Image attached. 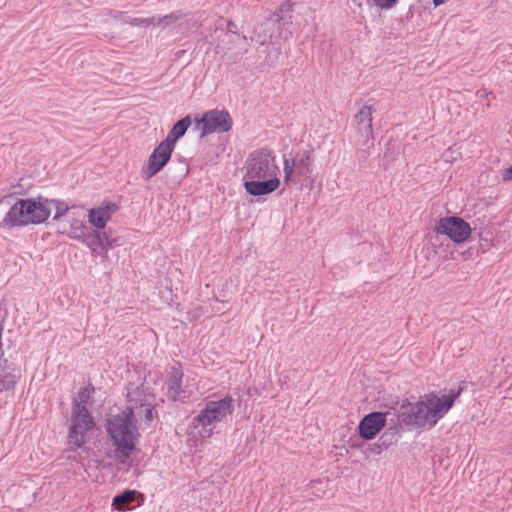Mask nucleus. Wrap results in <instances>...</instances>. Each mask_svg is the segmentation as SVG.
Returning <instances> with one entry per match:
<instances>
[{"instance_id":"f03ea898","label":"nucleus","mask_w":512,"mask_h":512,"mask_svg":"<svg viewBox=\"0 0 512 512\" xmlns=\"http://www.w3.org/2000/svg\"><path fill=\"white\" fill-rule=\"evenodd\" d=\"M244 188L252 196L268 195L281 184L280 168L275 154L267 149L251 153L243 167Z\"/></svg>"},{"instance_id":"0eeeda50","label":"nucleus","mask_w":512,"mask_h":512,"mask_svg":"<svg viewBox=\"0 0 512 512\" xmlns=\"http://www.w3.org/2000/svg\"><path fill=\"white\" fill-rule=\"evenodd\" d=\"M53 220L57 222L58 231L71 239L82 241L88 232L83 210L68 207L67 204L58 200L54 208Z\"/></svg>"},{"instance_id":"aec40b11","label":"nucleus","mask_w":512,"mask_h":512,"mask_svg":"<svg viewBox=\"0 0 512 512\" xmlns=\"http://www.w3.org/2000/svg\"><path fill=\"white\" fill-rule=\"evenodd\" d=\"M136 495V491L126 490L113 498L112 506L118 511H124L127 509L128 505L136 499Z\"/></svg>"},{"instance_id":"4be33fe9","label":"nucleus","mask_w":512,"mask_h":512,"mask_svg":"<svg viewBox=\"0 0 512 512\" xmlns=\"http://www.w3.org/2000/svg\"><path fill=\"white\" fill-rule=\"evenodd\" d=\"M296 168H298L296 159L293 157H283V181L286 184L294 181Z\"/></svg>"},{"instance_id":"2eb2a0df","label":"nucleus","mask_w":512,"mask_h":512,"mask_svg":"<svg viewBox=\"0 0 512 512\" xmlns=\"http://www.w3.org/2000/svg\"><path fill=\"white\" fill-rule=\"evenodd\" d=\"M81 242L90 248L92 252H96L98 248L106 251L110 246L106 234L98 231L87 232Z\"/></svg>"},{"instance_id":"bb28decb","label":"nucleus","mask_w":512,"mask_h":512,"mask_svg":"<svg viewBox=\"0 0 512 512\" xmlns=\"http://www.w3.org/2000/svg\"><path fill=\"white\" fill-rule=\"evenodd\" d=\"M503 180L504 181H509L512 179V167L506 169L504 172H503Z\"/></svg>"},{"instance_id":"6e6552de","label":"nucleus","mask_w":512,"mask_h":512,"mask_svg":"<svg viewBox=\"0 0 512 512\" xmlns=\"http://www.w3.org/2000/svg\"><path fill=\"white\" fill-rule=\"evenodd\" d=\"M435 231L439 234L446 235L456 244L466 242L472 234L469 223L456 216L441 218L435 227Z\"/></svg>"},{"instance_id":"9b49d317","label":"nucleus","mask_w":512,"mask_h":512,"mask_svg":"<svg viewBox=\"0 0 512 512\" xmlns=\"http://www.w3.org/2000/svg\"><path fill=\"white\" fill-rule=\"evenodd\" d=\"M36 484L31 480H22L16 485H12L7 490V495L12 499L13 505L18 509L31 506L36 499Z\"/></svg>"},{"instance_id":"7ed1b4c3","label":"nucleus","mask_w":512,"mask_h":512,"mask_svg":"<svg viewBox=\"0 0 512 512\" xmlns=\"http://www.w3.org/2000/svg\"><path fill=\"white\" fill-rule=\"evenodd\" d=\"M455 398L451 393L424 395L415 403L403 404L399 417L408 426L433 427L450 410Z\"/></svg>"},{"instance_id":"39448f33","label":"nucleus","mask_w":512,"mask_h":512,"mask_svg":"<svg viewBox=\"0 0 512 512\" xmlns=\"http://www.w3.org/2000/svg\"><path fill=\"white\" fill-rule=\"evenodd\" d=\"M233 404L234 400L231 396L216 401H208L192 421L194 428H199L197 435H194V437L198 436L202 439L211 437L213 429L233 413Z\"/></svg>"},{"instance_id":"a211bd4d","label":"nucleus","mask_w":512,"mask_h":512,"mask_svg":"<svg viewBox=\"0 0 512 512\" xmlns=\"http://www.w3.org/2000/svg\"><path fill=\"white\" fill-rule=\"evenodd\" d=\"M293 158L296 159L298 168L304 169L307 173L313 171L314 149L312 147L297 152Z\"/></svg>"},{"instance_id":"f8f14e48","label":"nucleus","mask_w":512,"mask_h":512,"mask_svg":"<svg viewBox=\"0 0 512 512\" xmlns=\"http://www.w3.org/2000/svg\"><path fill=\"white\" fill-rule=\"evenodd\" d=\"M386 413L372 412L365 415L358 425V433L361 438L371 440L385 427Z\"/></svg>"},{"instance_id":"a878e982","label":"nucleus","mask_w":512,"mask_h":512,"mask_svg":"<svg viewBox=\"0 0 512 512\" xmlns=\"http://www.w3.org/2000/svg\"><path fill=\"white\" fill-rule=\"evenodd\" d=\"M399 434V427L398 426H395L393 428H390L388 429L382 436H381V440H382V444L384 445L385 448H387L389 445L392 444V440H390L389 442H387L385 440V438L388 436V435H391L392 438H395L397 435Z\"/></svg>"},{"instance_id":"b1692460","label":"nucleus","mask_w":512,"mask_h":512,"mask_svg":"<svg viewBox=\"0 0 512 512\" xmlns=\"http://www.w3.org/2000/svg\"><path fill=\"white\" fill-rule=\"evenodd\" d=\"M399 0H371L372 4L381 10H389L394 7Z\"/></svg>"},{"instance_id":"6ab92c4d","label":"nucleus","mask_w":512,"mask_h":512,"mask_svg":"<svg viewBox=\"0 0 512 512\" xmlns=\"http://www.w3.org/2000/svg\"><path fill=\"white\" fill-rule=\"evenodd\" d=\"M298 26L301 28V32L307 34L315 32L317 29L315 11L306 8L301 13V21L298 22Z\"/></svg>"},{"instance_id":"cd10ccee","label":"nucleus","mask_w":512,"mask_h":512,"mask_svg":"<svg viewBox=\"0 0 512 512\" xmlns=\"http://www.w3.org/2000/svg\"><path fill=\"white\" fill-rule=\"evenodd\" d=\"M256 42H258L259 44L263 45L265 42H266V36H258L256 39H255Z\"/></svg>"},{"instance_id":"7c9ffc66","label":"nucleus","mask_w":512,"mask_h":512,"mask_svg":"<svg viewBox=\"0 0 512 512\" xmlns=\"http://www.w3.org/2000/svg\"><path fill=\"white\" fill-rule=\"evenodd\" d=\"M94 461H95L97 464H101V463L103 462V459H100V458H98V457H97Z\"/></svg>"},{"instance_id":"423d86ee","label":"nucleus","mask_w":512,"mask_h":512,"mask_svg":"<svg viewBox=\"0 0 512 512\" xmlns=\"http://www.w3.org/2000/svg\"><path fill=\"white\" fill-rule=\"evenodd\" d=\"M96 422L89 411L76 406L68 420V445L72 450L84 448L96 431Z\"/></svg>"},{"instance_id":"c756f323","label":"nucleus","mask_w":512,"mask_h":512,"mask_svg":"<svg viewBox=\"0 0 512 512\" xmlns=\"http://www.w3.org/2000/svg\"><path fill=\"white\" fill-rule=\"evenodd\" d=\"M433 1V4L434 6H440L442 4H444L447 0H432Z\"/></svg>"},{"instance_id":"393cba45","label":"nucleus","mask_w":512,"mask_h":512,"mask_svg":"<svg viewBox=\"0 0 512 512\" xmlns=\"http://www.w3.org/2000/svg\"><path fill=\"white\" fill-rule=\"evenodd\" d=\"M129 24L131 25H137V26H150V25H154L155 26V17H151V18H131L129 21H128Z\"/></svg>"},{"instance_id":"412c9836","label":"nucleus","mask_w":512,"mask_h":512,"mask_svg":"<svg viewBox=\"0 0 512 512\" xmlns=\"http://www.w3.org/2000/svg\"><path fill=\"white\" fill-rule=\"evenodd\" d=\"M93 392L94 388L90 386L81 389L74 397L71 409H75L76 406L79 408L88 409L87 404L91 400Z\"/></svg>"},{"instance_id":"4468645a","label":"nucleus","mask_w":512,"mask_h":512,"mask_svg":"<svg viewBox=\"0 0 512 512\" xmlns=\"http://www.w3.org/2000/svg\"><path fill=\"white\" fill-rule=\"evenodd\" d=\"M117 210L118 206L115 203H103L89 210L87 215L88 222L96 229H104Z\"/></svg>"},{"instance_id":"5701e85b","label":"nucleus","mask_w":512,"mask_h":512,"mask_svg":"<svg viewBox=\"0 0 512 512\" xmlns=\"http://www.w3.org/2000/svg\"><path fill=\"white\" fill-rule=\"evenodd\" d=\"M185 15L180 11L172 12L162 17H155V26L162 28L168 27L174 23H178L184 19Z\"/></svg>"},{"instance_id":"f3484780","label":"nucleus","mask_w":512,"mask_h":512,"mask_svg":"<svg viewBox=\"0 0 512 512\" xmlns=\"http://www.w3.org/2000/svg\"><path fill=\"white\" fill-rule=\"evenodd\" d=\"M181 380H182V372L180 369L176 368V367H173L172 368V372H171V376L169 378V381H168V386H167V390H168V396L172 399V400H176L180 397V394L182 392L181 390Z\"/></svg>"},{"instance_id":"c85d7f7f","label":"nucleus","mask_w":512,"mask_h":512,"mask_svg":"<svg viewBox=\"0 0 512 512\" xmlns=\"http://www.w3.org/2000/svg\"><path fill=\"white\" fill-rule=\"evenodd\" d=\"M235 28H236V25H235L234 23H232V22H229V23H228L227 29H228V31H229V32L236 33V32L234 31V29H235Z\"/></svg>"},{"instance_id":"1a4fd4ad","label":"nucleus","mask_w":512,"mask_h":512,"mask_svg":"<svg viewBox=\"0 0 512 512\" xmlns=\"http://www.w3.org/2000/svg\"><path fill=\"white\" fill-rule=\"evenodd\" d=\"M196 125L201 131L200 136L204 137L212 133L228 132L232 127V119L227 111L210 110L196 121Z\"/></svg>"},{"instance_id":"dca6fc26","label":"nucleus","mask_w":512,"mask_h":512,"mask_svg":"<svg viewBox=\"0 0 512 512\" xmlns=\"http://www.w3.org/2000/svg\"><path fill=\"white\" fill-rule=\"evenodd\" d=\"M191 124L192 119L190 116H186L183 119L177 121L163 141L168 142L169 145L175 148L177 140H179L185 135L187 129L190 127Z\"/></svg>"},{"instance_id":"ddd939ff","label":"nucleus","mask_w":512,"mask_h":512,"mask_svg":"<svg viewBox=\"0 0 512 512\" xmlns=\"http://www.w3.org/2000/svg\"><path fill=\"white\" fill-rule=\"evenodd\" d=\"M372 114V106L363 105L354 116L357 137L362 140L364 145L373 137Z\"/></svg>"},{"instance_id":"f257e3e1","label":"nucleus","mask_w":512,"mask_h":512,"mask_svg":"<svg viewBox=\"0 0 512 512\" xmlns=\"http://www.w3.org/2000/svg\"><path fill=\"white\" fill-rule=\"evenodd\" d=\"M155 395L146 384H131L127 388L125 410L110 415L105 428L110 436L115 454L123 462L129 458L139 438L137 424L149 427L155 416Z\"/></svg>"},{"instance_id":"20e7f679","label":"nucleus","mask_w":512,"mask_h":512,"mask_svg":"<svg viewBox=\"0 0 512 512\" xmlns=\"http://www.w3.org/2000/svg\"><path fill=\"white\" fill-rule=\"evenodd\" d=\"M56 201L53 199H19L9 209L2 224L5 227L41 224L54 212Z\"/></svg>"},{"instance_id":"9d476101","label":"nucleus","mask_w":512,"mask_h":512,"mask_svg":"<svg viewBox=\"0 0 512 512\" xmlns=\"http://www.w3.org/2000/svg\"><path fill=\"white\" fill-rule=\"evenodd\" d=\"M174 147L168 142L161 141L149 156L146 166L142 170L143 177L149 179L160 172L169 162Z\"/></svg>"}]
</instances>
